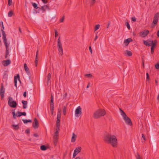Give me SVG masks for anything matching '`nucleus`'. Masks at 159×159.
Segmentation results:
<instances>
[{
	"instance_id": "1",
	"label": "nucleus",
	"mask_w": 159,
	"mask_h": 159,
	"mask_svg": "<svg viewBox=\"0 0 159 159\" xmlns=\"http://www.w3.org/2000/svg\"><path fill=\"white\" fill-rule=\"evenodd\" d=\"M103 140L107 143L111 144L113 147H115L117 146V139L114 135L109 133L106 134L104 135Z\"/></svg>"
},
{
	"instance_id": "2",
	"label": "nucleus",
	"mask_w": 159,
	"mask_h": 159,
	"mask_svg": "<svg viewBox=\"0 0 159 159\" xmlns=\"http://www.w3.org/2000/svg\"><path fill=\"white\" fill-rule=\"evenodd\" d=\"M106 111L103 109H100L96 111L93 115V117L96 119L99 118L101 116L105 115Z\"/></svg>"
},
{
	"instance_id": "3",
	"label": "nucleus",
	"mask_w": 159,
	"mask_h": 159,
	"mask_svg": "<svg viewBox=\"0 0 159 159\" xmlns=\"http://www.w3.org/2000/svg\"><path fill=\"white\" fill-rule=\"evenodd\" d=\"M8 99V105L12 108L16 107L17 105V103L16 101H13L12 98L10 97H9Z\"/></svg>"
},
{
	"instance_id": "4",
	"label": "nucleus",
	"mask_w": 159,
	"mask_h": 159,
	"mask_svg": "<svg viewBox=\"0 0 159 159\" xmlns=\"http://www.w3.org/2000/svg\"><path fill=\"white\" fill-rule=\"evenodd\" d=\"M57 49L59 52L61 56L63 54V50L62 47V44L61 42L60 37H59L57 39Z\"/></svg>"
},
{
	"instance_id": "5",
	"label": "nucleus",
	"mask_w": 159,
	"mask_h": 159,
	"mask_svg": "<svg viewBox=\"0 0 159 159\" xmlns=\"http://www.w3.org/2000/svg\"><path fill=\"white\" fill-rule=\"evenodd\" d=\"M159 18V12H157L154 15V16L153 18V20L152 23V24H154V25L153 26H152V27H154L155 26V25H157L158 21Z\"/></svg>"
},
{
	"instance_id": "6",
	"label": "nucleus",
	"mask_w": 159,
	"mask_h": 159,
	"mask_svg": "<svg viewBox=\"0 0 159 159\" xmlns=\"http://www.w3.org/2000/svg\"><path fill=\"white\" fill-rule=\"evenodd\" d=\"M5 91V90L4 88L3 84L2 83L1 84V87L0 89V95L2 99L4 97Z\"/></svg>"
},
{
	"instance_id": "7",
	"label": "nucleus",
	"mask_w": 159,
	"mask_h": 159,
	"mask_svg": "<svg viewBox=\"0 0 159 159\" xmlns=\"http://www.w3.org/2000/svg\"><path fill=\"white\" fill-rule=\"evenodd\" d=\"M82 113V109L80 106L78 107L75 111V116L76 117H78Z\"/></svg>"
},
{
	"instance_id": "8",
	"label": "nucleus",
	"mask_w": 159,
	"mask_h": 159,
	"mask_svg": "<svg viewBox=\"0 0 159 159\" xmlns=\"http://www.w3.org/2000/svg\"><path fill=\"white\" fill-rule=\"evenodd\" d=\"M125 123L129 125H132V122L130 118L128 116H126L123 118Z\"/></svg>"
},
{
	"instance_id": "9",
	"label": "nucleus",
	"mask_w": 159,
	"mask_h": 159,
	"mask_svg": "<svg viewBox=\"0 0 159 159\" xmlns=\"http://www.w3.org/2000/svg\"><path fill=\"white\" fill-rule=\"evenodd\" d=\"M149 33V31L148 30H145L144 31L140 33V36L142 37H145Z\"/></svg>"
},
{
	"instance_id": "10",
	"label": "nucleus",
	"mask_w": 159,
	"mask_h": 159,
	"mask_svg": "<svg viewBox=\"0 0 159 159\" xmlns=\"http://www.w3.org/2000/svg\"><path fill=\"white\" fill-rule=\"evenodd\" d=\"M50 110H54V103H53V97L51 95V100L50 103Z\"/></svg>"
},
{
	"instance_id": "11",
	"label": "nucleus",
	"mask_w": 159,
	"mask_h": 159,
	"mask_svg": "<svg viewBox=\"0 0 159 159\" xmlns=\"http://www.w3.org/2000/svg\"><path fill=\"white\" fill-rule=\"evenodd\" d=\"M149 42L151 43V46L153 48H155L157 46V40L156 39L154 40L153 41L152 40H148Z\"/></svg>"
},
{
	"instance_id": "12",
	"label": "nucleus",
	"mask_w": 159,
	"mask_h": 159,
	"mask_svg": "<svg viewBox=\"0 0 159 159\" xmlns=\"http://www.w3.org/2000/svg\"><path fill=\"white\" fill-rule=\"evenodd\" d=\"M33 126L35 129H37L39 126V123L36 118L34 119V123L33 125Z\"/></svg>"
},
{
	"instance_id": "13",
	"label": "nucleus",
	"mask_w": 159,
	"mask_h": 159,
	"mask_svg": "<svg viewBox=\"0 0 159 159\" xmlns=\"http://www.w3.org/2000/svg\"><path fill=\"white\" fill-rule=\"evenodd\" d=\"M2 39L3 40V42L4 43L5 45H8L7 43V39L6 37V35L5 32H2Z\"/></svg>"
},
{
	"instance_id": "14",
	"label": "nucleus",
	"mask_w": 159,
	"mask_h": 159,
	"mask_svg": "<svg viewBox=\"0 0 159 159\" xmlns=\"http://www.w3.org/2000/svg\"><path fill=\"white\" fill-rule=\"evenodd\" d=\"M11 63V61L9 59L4 60L3 61V64L4 66H7Z\"/></svg>"
},
{
	"instance_id": "15",
	"label": "nucleus",
	"mask_w": 159,
	"mask_h": 159,
	"mask_svg": "<svg viewBox=\"0 0 159 159\" xmlns=\"http://www.w3.org/2000/svg\"><path fill=\"white\" fill-rule=\"evenodd\" d=\"M132 41L133 40L130 38H129L128 39L125 40L124 42L125 44V46L128 45L130 42H132Z\"/></svg>"
},
{
	"instance_id": "16",
	"label": "nucleus",
	"mask_w": 159,
	"mask_h": 159,
	"mask_svg": "<svg viewBox=\"0 0 159 159\" xmlns=\"http://www.w3.org/2000/svg\"><path fill=\"white\" fill-rule=\"evenodd\" d=\"M26 113L25 112H20L19 111L16 112V115L18 117H19L22 116H26Z\"/></svg>"
},
{
	"instance_id": "17",
	"label": "nucleus",
	"mask_w": 159,
	"mask_h": 159,
	"mask_svg": "<svg viewBox=\"0 0 159 159\" xmlns=\"http://www.w3.org/2000/svg\"><path fill=\"white\" fill-rule=\"evenodd\" d=\"M24 67L25 70L26 71L27 74L28 75H30V72L29 70V69L26 63L24 64Z\"/></svg>"
},
{
	"instance_id": "18",
	"label": "nucleus",
	"mask_w": 159,
	"mask_h": 159,
	"mask_svg": "<svg viewBox=\"0 0 159 159\" xmlns=\"http://www.w3.org/2000/svg\"><path fill=\"white\" fill-rule=\"evenodd\" d=\"M51 74L49 73L47 77V84L48 85L51 83Z\"/></svg>"
},
{
	"instance_id": "19",
	"label": "nucleus",
	"mask_w": 159,
	"mask_h": 159,
	"mask_svg": "<svg viewBox=\"0 0 159 159\" xmlns=\"http://www.w3.org/2000/svg\"><path fill=\"white\" fill-rule=\"evenodd\" d=\"M38 52L39 50L38 49L36 52V57L35 58V66H37L38 64Z\"/></svg>"
},
{
	"instance_id": "20",
	"label": "nucleus",
	"mask_w": 159,
	"mask_h": 159,
	"mask_svg": "<svg viewBox=\"0 0 159 159\" xmlns=\"http://www.w3.org/2000/svg\"><path fill=\"white\" fill-rule=\"evenodd\" d=\"M18 79V80L20 82V76L19 74H17L16 76H14V84H17V79Z\"/></svg>"
},
{
	"instance_id": "21",
	"label": "nucleus",
	"mask_w": 159,
	"mask_h": 159,
	"mask_svg": "<svg viewBox=\"0 0 159 159\" xmlns=\"http://www.w3.org/2000/svg\"><path fill=\"white\" fill-rule=\"evenodd\" d=\"M124 54L126 56L130 57L132 55V53L130 51L126 50L124 52Z\"/></svg>"
},
{
	"instance_id": "22",
	"label": "nucleus",
	"mask_w": 159,
	"mask_h": 159,
	"mask_svg": "<svg viewBox=\"0 0 159 159\" xmlns=\"http://www.w3.org/2000/svg\"><path fill=\"white\" fill-rule=\"evenodd\" d=\"M81 149V148L80 147H78L76 148L75 150L74 151V152L78 154L79 152H80Z\"/></svg>"
},
{
	"instance_id": "23",
	"label": "nucleus",
	"mask_w": 159,
	"mask_h": 159,
	"mask_svg": "<svg viewBox=\"0 0 159 159\" xmlns=\"http://www.w3.org/2000/svg\"><path fill=\"white\" fill-rule=\"evenodd\" d=\"M22 103L23 104V109H25L27 107V102L26 101L22 100Z\"/></svg>"
},
{
	"instance_id": "24",
	"label": "nucleus",
	"mask_w": 159,
	"mask_h": 159,
	"mask_svg": "<svg viewBox=\"0 0 159 159\" xmlns=\"http://www.w3.org/2000/svg\"><path fill=\"white\" fill-rule=\"evenodd\" d=\"M77 137V136L75 134L73 133L72 134V136L71 138V141L72 142H74L75 141L76 138Z\"/></svg>"
},
{
	"instance_id": "25",
	"label": "nucleus",
	"mask_w": 159,
	"mask_h": 159,
	"mask_svg": "<svg viewBox=\"0 0 159 159\" xmlns=\"http://www.w3.org/2000/svg\"><path fill=\"white\" fill-rule=\"evenodd\" d=\"M120 114L121 116H122L123 118L124 117L127 116L125 114V112L122 110L121 108H120Z\"/></svg>"
},
{
	"instance_id": "26",
	"label": "nucleus",
	"mask_w": 159,
	"mask_h": 159,
	"mask_svg": "<svg viewBox=\"0 0 159 159\" xmlns=\"http://www.w3.org/2000/svg\"><path fill=\"white\" fill-rule=\"evenodd\" d=\"M50 16L51 17V19L52 20L54 18H55L56 16V13L55 12H51L50 14Z\"/></svg>"
},
{
	"instance_id": "27",
	"label": "nucleus",
	"mask_w": 159,
	"mask_h": 159,
	"mask_svg": "<svg viewBox=\"0 0 159 159\" xmlns=\"http://www.w3.org/2000/svg\"><path fill=\"white\" fill-rule=\"evenodd\" d=\"M48 147L45 145H42L40 146V149L43 151L46 150L48 149Z\"/></svg>"
},
{
	"instance_id": "28",
	"label": "nucleus",
	"mask_w": 159,
	"mask_h": 159,
	"mask_svg": "<svg viewBox=\"0 0 159 159\" xmlns=\"http://www.w3.org/2000/svg\"><path fill=\"white\" fill-rule=\"evenodd\" d=\"M149 42H148V40H144L143 44L146 46H151V43H149Z\"/></svg>"
},
{
	"instance_id": "29",
	"label": "nucleus",
	"mask_w": 159,
	"mask_h": 159,
	"mask_svg": "<svg viewBox=\"0 0 159 159\" xmlns=\"http://www.w3.org/2000/svg\"><path fill=\"white\" fill-rule=\"evenodd\" d=\"M22 121H23V122L24 124H27L28 122L31 123L32 122V121L31 120H27V119H23L22 120Z\"/></svg>"
},
{
	"instance_id": "30",
	"label": "nucleus",
	"mask_w": 159,
	"mask_h": 159,
	"mask_svg": "<svg viewBox=\"0 0 159 159\" xmlns=\"http://www.w3.org/2000/svg\"><path fill=\"white\" fill-rule=\"evenodd\" d=\"M53 139H54V144L56 145L57 144L58 138V137H56V136H53Z\"/></svg>"
},
{
	"instance_id": "31",
	"label": "nucleus",
	"mask_w": 159,
	"mask_h": 159,
	"mask_svg": "<svg viewBox=\"0 0 159 159\" xmlns=\"http://www.w3.org/2000/svg\"><path fill=\"white\" fill-rule=\"evenodd\" d=\"M66 107L65 106H64L63 107L62 112H63V115L64 116H65L66 114Z\"/></svg>"
},
{
	"instance_id": "32",
	"label": "nucleus",
	"mask_w": 159,
	"mask_h": 159,
	"mask_svg": "<svg viewBox=\"0 0 159 159\" xmlns=\"http://www.w3.org/2000/svg\"><path fill=\"white\" fill-rule=\"evenodd\" d=\"M60 118H57V120L56 121V125L57 126H60Z\"/></svg>"
},
{
	"instance_id": "33",
	"label": "nucleus",
	"mask_w": 159,
	"mask_h": 159,
	"mask_svg": "<svg viewBox=\"0 0 159 159\" xmlns=\"http://www.w3.org/2000/svg\"><path fill=\"white\" fill-rule=\"evenodd\" d=\"M12 127H13L14 129L15 130H18V129H19V127L18 125H12Z\"/></svg>"
},
{
	"instance_id": "34",
	"label": "nucleus",
	"mask_w": 159,
	"mask_h": 159,
	"mask_svg": "<svg viewBox=\"0 0 159 159\" xmlns=\"http://www.w3.org/2000/svg\"><path fill=\"white\" fill-rule=\"evenodd\" d=\"M61 110H60L57 113V118L61 119Z\"/></svg>"
},
{
	"instance_id": "35",
	"label": "nucleus",
	"mask_w": 159,
	"mask_h": 159,
	"mask_svg": "<svg viewBox=\"0 0 159 159\" xmlns=\"http://www.w3.org/2000/svg\"><path fill=\"white\" fill-rule=\"evenodd\" d=\"M32 4L34 8L36 9H38V7L37 4L36 3L32 2Z\"/></svg>"
},
{
	"instance_id": "36",
	"label": "nucleus",
	"mask_w": 159,
	"mask_h": 159,
	"mask_svg": "<svg viewBox=\"0 0 159 159\" xmlns=\"http://www.w3.org/2000/svg\"><path fill=\"white\" fill-rule=\"evenodd\" d=\"M13 14V11L12 10H11L8 13V16L11 17L12 16Z\"/></svg>"
},
{
	"instance_id": "37",
	"label": "nucleus",
	"mask_w": 159,
	"mask_h": 159,
	"mask_svg": "<svg viewBox=\"0 0 159 159\" xmlns=\"http://www.w3.org/2000/svg\"><path fill=\"white\" fill-rule=\"evenodd\" d=\"M6 48V51L5 54L8 55L9 54V50L8 48V45L5 46Z\"/></svg>"
},
{
	"instance_id": "38",
	"label": "nucleus",
	"mask_w": 159,
	"mask_h": 159,
	"mask_svg": "<svg viewBox=\"0 0 159 159\" xmlns=\"http://www.w3.org/2000/svg\"><path fill=\"white\" fill-rule=\"evenodd\" d=\"M125 25H126V26L127 27V28L128 29L130 30V25L128 22H125Z\"/></svg>"
},
{
	"instance_id": "39",
	"label": "nucleus",
	"mask_w": 159,
	"mask_h": 159,
	"mask_svg": "<svg viewBox=\"0 0 159 159\" xmlns=\"http://www.w3.org/2000/svg\"><path fill=\"white\" fill-rule=\"evenodd\" d=\"M100 27V25L98 24V25H96L95 27L94 31H96L97 30H98L99 28Z\"/></svg>"
},
{
	"instance_id": "40",
	"label": "nucleus",
	"mask_w": 159,
	"mask_h": 159,
	"mask_svg": "<svg viewBox=\"0 0 159 159\" xmlns=\"http://www.w3.org/2000/svg\"><path fill=\"white\" fill-rule=\"evenodd\" d=\"M44 7L48 8V6L47 5H45L44 6H42L41 7V9L43 11H45L46 9L44 8Z\"/></svg>"
},
{
	"instance_id": "41",
	"label": "nucleus",
	"mask_w": 159,
	"mask_h": 159,
	"mask_svg": "<svg viewBox=\"0 0 159 159\" xmlns=\"http://www.w3.org/2000/svg\"><path fill=\"white\" fill-rule=\"evenodd\" d=\"M12 111H13L12 112V115H13V118L14 119H16V114L15 111H14V110H13Z\"/></svg>"
},
{
	"instance_id": "42",
	"label": "nucleus",
	"mask_w": 159,
	"mask_h": 159,
	"mask_svg": "<svg viewBox=\"0 0 159 159\" xmlns=\"http://www.w3.org/2000/svg\"><path fill=\"white\" fill-rule=\"evenodd\" d=\"M146 80L147 81H149V75L148 73H146Z\"/></svg>"
},
{
	"instance_id": "43",
	"label": "nucleus",
	"mask_w": 159,
	"mask_h": 159,
	"mask_svg": "<svg viewBox=\"0 0 159 159\" xmlns=\"http://www.w3.org/2000/svg\"><path fill=\"white\" fill-rule=\"evenodd\" d=\"M96 0H91L90 2V5L92 6L93 5L95 2Z\"/></svg>"
},
{
	"instance_id": "44",
	"label": "nucleus",
	"mask_w": 159,
	"mask_h": 159,
	"mask_svg": "<svg viewBox=\"0 0 159 159\" xmlns=\"http://www.w3.org/2000/svg\"><path fill=\"white\" fill-rule=\"evenodd\" d=\"M58 131H56L54 133V136L58 137Z\"/></svg>"
},
{
	"instance_id": "45",
	"label": "nucleus",
	"mask_w": 159,
	"mask_h": 159,
	"mask_svg": "<svg viewBox=\"0 0 159 159\" xmlns=\"http://www.w3.org/2000/svg\"><path fill=\"white\" fill-rule=\"evenodd\" d=\"M155 67L157 69H158L159 68V63H157L155 65Z\"/></svg>"
},
{
	"instance_id": "46",
	"label": "nucleus",
	"mask_w": 159,
	"mask_h": 159,
	"mask_svg": "<svg viewBox=\"0 0 159 159\" xmlns=\"http://www.w3.org/2000/svg\"><path fill=\"white\" fill-rule=\"evenodd\" d=\"M85 76L88 77H91L93 76L92 75L90 74H86Z\"/></svg>"
},
{
	"instance_id": "47",
	"label": "nucleus",
	"mask_w": 159,
	"mask_h": 159,
	"mask_svg": "<svg viewBox=\"0 0 159 159\" xmlns=\"http://www.w3.org/2000/svg\"><path fill=\"white\" fill-rule=\"evenodd\" d=\"M25 132L27 134H29L30 133V130L29 129H27L25 131Z\"/></svg>"
},
{
	"instance_id": "48",
	"label": "nucleus",
	"mask_w": 159,
	"mask_h": 159,
	"mask_svg": "<svg viewBox=\"0 0 159 159\" xmlns=\"http://www.w3.org/2000/svg\"><path fill=\"white\" fill-rule=\"evenodd\" d=\"M65 18H64V16H63L60 19V22H63Z\"/></svg>"
},
{
	"instance_id": "49",
	"label": "nucleus",
	"mask_w": 159,
	"mask_h": 159,
	"mask_svg": "<svg viewBox=\"0 0 159 159\" xmlns=\"http://www.w3.org/2000/svg\"><path fill=\"white\" fill-rule=\"evenodd\" d=\"M154 48H153V47H151V52L152 54H153L154 52Z\"/></svg>"
},
{
	"instance_id": "50",
	"label": "nucleus",
	"mask_w": 159,
	"mask_h": 159,
	"mask_svg": "<svg viewBox=\"0 0 159 159\" xmlns=\"http://www.w3.org/2000/svg\"><path fill=\"white\" fill-rule=\"evenodd\" d=\"M8 4L9 6L11 5L12 4V0H8Z\"/></svg>"
},
{
	"instance_id": "51",
	"label": "nucleus",
	"mask_w": 159,
	"mask_h": 159,
	"mask_svg": "<svg viewBox=\"0 0 159 159\" xmlns=\"http://www.w3.org/2000/svg\"><path fill=\"white\" fill-rule=\"evenodd\" d=\"M131 20L134 22H135L136 20V19L134 17H133L131 18Z\"/></svg>"
},
{
	"instance_id": "52",
	"label": "nucleus",
	"mask_w": 159,
	"mask_h": 159,
	"mask_svg": "<svg viewBox=\"0 0 159 159\" xmlns=\"http://www.w3.org/2000/svg\"><path fill=\"white\" fill-rule=\"evenodd\" d=\"M55 36L56 37H57L58 35L57 32V30H55Z\"/></svg>"
},
{
	"instance_id": "53",
	"label": "nucleus",
	"mask_w": 159,
	"mask_h": 159,
	"mask_svg": "<svg viewBox=\"0 0 159 159\" xmlns=\"http://www.w3.org/2000/svg\"><path fill=\"white\" fill-rule=\"evenodd\" d=\"M43 2L45 4L47 3L48 2V1L47 0H42Z\"/></svg>"
},
{
	"instance_id": "54",
	"label": "nucleus",
	"mask_w": 159,
	"mask_h": 159,
	"mask_svg": "<svg viewBox=\"0 0 159 159\" xmlns=\"http://www.w3.org/2000/svg\"><path fill=\"white\" fill-rule=\"evenodd\" d=\"M60 126H57V128L56 129V131H59L60 130Z\"/></svg>"
},
{
	"instance_id": "55",
	"label": "nucleus",
	"mask_w": 159,
	"mask_h": 159,
	"mask_svg": "<svg viewBox=\"0 0 159 159\" xmlns=\"http://www.w3.org/2000/svg\"><path fill=\"white\" fill-rule=\"evenodd\" d=\"M77 153H76L74 152L73 155V158H75L76 157V156L77 155Z\"/></svg>"
},
{
	"instance_id": "56",
	"label": "nucleus",
	"mask_w": 159,
	"mask_h": 159,
	"mask_svg": "<svg viewBox=\"0 0 159 159\" xmlns=\"http://www.w3.org/2000/svg\"><path fill=\"white\" fill-rule=\"evenodd\" d=\"M89 51L90 52H91V54H92V49L91 48V47L90 46L89 47Z\"/></svg>"
},
{
	"instance_id": "57",
	"label": "nucleus",
	"mask_w": 159,
	"mask_h": 159,
	"mask_svg": "<svg viewBox=\"0 0 159 159\" xmlns=\"http://www.w3.org/2000/svg\"><path fill=\"white\" fill-rule=\"evenodd\" d=\"M33 135L36 137H39V135L37 134H34Z\"/></svg>"
},
{
	"instance_id": "58",
	"label": "nucleus",
	"mask_w": 159,
	"mask_h": 159,
	"mask_svg": "<svg viewBox=\"0 0 159 159\" xmlns=\"http://www.w3.org/2000/svg\"><path fill=\"white\" fill-rule=\"evenodd\" d=\"M26 92H25L23 93V96L24 97H26Z\"/></svg>"
},
{
	"instance_id": "59",
	"label": "nucleus",
	"mask_w": 159,
	"mask_h": 159,
	"mask_svg": "<svg viewBox=\"0 0 159 159\" xmlns=\"http://www.w3.org/2000/svg\"><path fill=\"white\" fill-rule=\"evenodd\" d=\"M142 137L143 138L144 140H146L144 134H143L142 135Z\"/></svg>"
},
{
	"instance_id": "60",
	"label": "nucleus",
	"mask_w": 159,
	"mask_h": 159,
	"mask_svg": "<svg viewBox=\"0 0 159 159\" xmlns=\"http://www.w3.org/2000/svg\"><path fill=\"white\" fill-rule=\"evenodd\" d=\"M90 83L89 82V83L87 86L86 88H89V86H90Z\"/></svg>"
},
{
	"instance_id": "61",
	"label": "nucleus",
	"mask_w": 159,
	"mask_h": 159,
	"mask_svg": "<svg viewBox=\"0 0 159 159\" xmlns=\"http://www.w3.org/2000/svg\"><path fill=\"white\" fill-rule=\"evenodd\" d=\"M98 36L97 35H96L95 37V39H94V40L96 41L97 40V39H98Z\"/></svg>"
},
{
	"instance_id": "62",
	"label": "nucleus",
	"mask_w": 159,
	"mask_h": 159,
	"mask_svg": "<svg viewBox=\"0 0 159 159\" xmlns=\"http://www.w3.org/2000/svg\"><path fill=\"white\" fill-rule=\"evenodd\" d=\"M67 95V93H65L64 94V98H65L66 97Z\"/></svg>"
},
{
	"instance_id": "63",
	"label": "nucleus",
	"mask_w": 159,
	"mask_h": 159,
	"mask_svg": "<svg viewBox=\"0 0 159 159\" xmlns=\"http://www.w3.org/2000/svg\"><path fill=\"white\" fill-rule=\"evenodd\" d=\"M157 35L158 37H159V30L157 31Z\"/></svg>"
},
{
	"instance_id": "64",
	"label": "nucleus",
	"mask_w": 159,
	"mask_h": 159,
	"mask_svg": "<svg viewBox=\"0 0 159 159\" xmlns=\"http://www.w3.org/2000/svg\"><path fill=\"white\" fill-rule=\"evenodd\" d=\"M75 159H81L80 157H76Z\"/></svg>"
}]
</instances>
